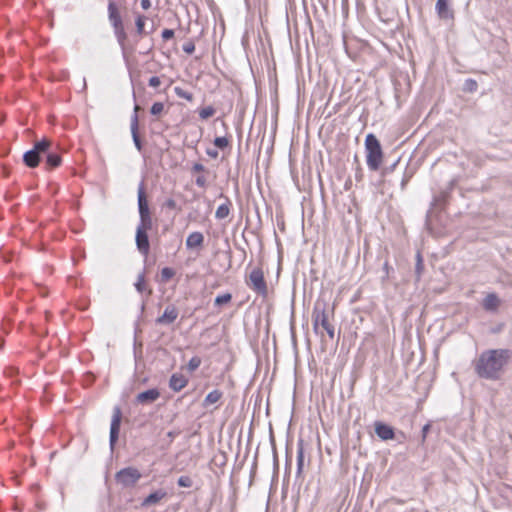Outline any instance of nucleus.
<instances>
[{
  "label": "nucleus",
  "instance_id": "nucleus-1",
  "mask_svg": "<svg viewBox=\"0 0 512 512\" xmlns=\"http://www.w3.org/2000/svg\"><path fill=\"white\" fill-rule=\"evenodd\" d=\"M510 358L511 352L508 349L485 350L474 361L475 373L482 379L498 380Z\"/></svg>",
  "mask_w": 512,
  "mask_h": 512
},
{
  "label": "nucleus",
  "instance_id": "nucleus-2",
  "mask_svg": "<svg viewBox=\"0 0 512 512\" xmlns=\"http://www.w3.org/2000/svg\"><path fill=\"white\" fill-rule=\"evenodd\" d=\"M107 12L108 20L113 28L114 36L121 48L123 58L126 59L127 53H132L135 50V45L127 44V33L124 29L122 17L116 3L113 0L108 2Z\"/></svg>",
  "mask_w": 512,
  "mask_h": 512
},
{
  "label": "nucleus",
  "instance_id": "nucleus-3",
  "mask_svg": "<svg viewBox=\"0 0 512 512\" xmlns=\"http://www.w3.org/2000/svg\"><path fill=\"white\" fill-rule=\"evenodd\" d=\"M366 163L371 171H377L381 165L383 151L377 137L369 133L365 138Z\"/></svg>",
  "mask_w": 512,
  "mask_h": 512
},
{
  "label": "nucleus",
  "instance_id": "nucleus-4",
  "mask_svg": "<svg viewBox=\"0 0 512 512\" xmlns=\"http://www.w3.org/2000/svg\"><path fill=\"white\" fill-rule=\"evenodd\" d=\"M49 148H52V142L43 138L40 141H37L33 148L26 151L23 155V162L29 168H35L39 165L42 155L49 151Z\"/></svg>",
  "mask_w": 512,
  "mask_h": 512
},
{
  "label": "nucleus",
  "instance_id": "nucleus-5",
  "mask_svg": "<svg viewBox=\"0 0 512 512\" xmlns=\"http://www.w3.org/2000/svg\"><path fill=\"white\" fill-rule=\"evenodd\" d=\"M331 316H333V309L329 311L324 301H317L312 311L313 331L319 334L320 326L323 329L329 328L332 325L329 321Z\"/></svg>",
  "mask_w": 512,
  "mask_h": 512
},
{
  "label": "nucleus",
  "instance_id": "nucleus-6",
  "mask_svg": "<svg viewBox=\"0 0 512 512\" xmlns=\"http://www.w3.org/2000/svg\"><path fill=\"white\" fill-rule=\"evenodd\" d=\"M142 474L135 467H125L115 474V481L122 488H132L141 479Z\"/></svg>",
  "mask_w": 512,
  "mask_h": 512
},
{
  "label": "nucleus",
  "instance_id": "nucleus-7",
  "mask_svg": "<svg viewBox=\"0 0 512 512\" xmlns=\"http://www.w3.org/2000/svg\"><path fill=\"white\" fill-rule=\"evenodd\" d=\"M247 285L258 295L266 297L268 294V288L264 279V273L261 268H254L247 281Z\"/></svg>",
  "mask_w": 512,
  "mask_h": 512
},
{
  "label": "nucleus",
  "instance_id": "nucleus-8",
  "mask_svg": "<svg viewBox=\"0 0 512 512\" xmlns=\"http://www.w3.org/2000/svg\"><path fill=\"white\" fill-rule=\"evenodd\" d=\"M138 211L140 218L139 224L152 225V218L145 194V184L143 180L140 182L138 186Z\"/></svg>",
  "mask_w": 512,
  "mask_h": 512
},
{
  "label": "nucleus",
  "instance_id": "nucleus-9",
  "mask_svg": "<svg viewBox=\"0 0 512 512\" xmlns=\"http://www.w3.org/2000/svg\"><path fill=\"white\" fill-rule=\"evenodd\" d=\"M151 228L152 225L138 224L136 229V246L139 252L144 256H147L149 253L150 243L147 232L151 230Z\"/></svg>",
  "mask_w": 512,
  "mask_h": 512
},
{
  "label": "nucleus",
  "instance_id": "nucleus-10",
  "mask_svg": "<svg viewBox=\"0 0 512 512\" xmlns=\"http://www.w3.org/2000/svg\"><path fill=\"white\" fill-rule=\"evenodd\" d=\"M122 412L119 406H115L113 408V415L110 424V436H109V445L110 449L113 451L115 445L117 443L120 426H121Z\"/></svg>",
  "mask_w": 512,
  "mask_h": 512
},
{
  "label": "nucleus",
  "instance_id": "nucleus-11",
  "mask_svg": "<svg viewBox=\"0 0 512 512\" xmlns=\"http://www.w3.org/2000/svg\"><path fill=\"white\" fill-rule=\"evenodd\" d=\"M178 309L174 305H168L164 313L156 318L155 322L159 325H169L172 324L178 317Z\"/></svg>",
  "mask_w": 512,
  "mask_h": 512
},
{
  "label": "nucleus",
  "instance_id": "nucleus-12",
  "mask_svg": "<svg viewBox=\"0 0 512 512\" xmlns=\"http://www.w3.org/2000/svg\"><path fill=\"white\" fill-rule=\"evenodd\" d=\"M138 106H135V112L131 117V123H130V129H131V135L134 142V145L136 149L141 152L143 149V145L141 142V139L139 137L138 129H139V121H138V115H137Z\"/></svg>",
  "mask_w": 512,
  "mask_h": 512
},
{
  "label": "nucleus",
  "instance_id": "nucleus-13",
  "mask_svg": "<svg viewBox=\"0 0 512 512\" xmlns=\"http://www.w3.org/2000/svg\"><path fill=\"white\" fill-rule=\"evenodd\" d=\"M167 492L164 489H158L152 493H150L147 497H145L141 502L142 508H147L153 505H157L166 498Z\"/></svg>",
  "mask_w": 512,
  "mask_h": 512
},
{
  "label": "nucleus",
  "instance_id": "nucleus-14",
  "mask_svg": "<svg viewBox=\"0 0 512 512\" xmlns=\"http://www.w3.org/2000/svg\"><path fill=\"white\" fill-rule=\"evenodd\" d=\"M160 397V392L157 388L148 389L139 393L136 396V402L138 404H151Z\"/></svg>",
  "mask_w": 512,
  "mask_h": 512
},
{
  "label": "nucleus",
  "instance_id": "nucleus-15",
  "mask_svg": "<svg viewBox=\"0 0 512 512\" xmlns=\"http://www.w3.org/2000/svg\"><path fill=\"white\" fill-rule=\"evenodd\" d=\"M219 198L224 199V202L216 209L215 218L217 220H223L229 216L232 208V202L223 193L219 195Z\"/></svg>",
  "mask_w": 512,
  "mask_h": 512
},
{
  "label": "nucleus",
  "instance_id": "nucleus-16",
  "mask_svg": "<svg viewBox=\"0 0 512 512\" xmlns=\"http://www.w3.org/2000/svg\"><path fill=\"white\" fill-rule=\"evenodd\" d=\"M188 378L181 373H173L169 379V388L174 392H179L188 384Z\"/></svg>",
  "mask_w": 512,
  "mask_h": 512
},
{
  "label": "nucleus",
  "instance_id": "nucleus-17",
  "mask_svg": "<svg viewBox=\"0 0 512 512\" xmlns=\"http://www.w3.org/2000/svg\"><path fill=\"white\" fill-rule=\"evenodd\" d=\"M375 433L382 440H390L395 436L393 428L382 422L375 423Z\"/></svg>",
  "mask_w": 512,
  "mask_h": 512
},
{
  "label": "nucleus",
  "instance_id": "nucleus-18",
  "mask_svg": "<svg viewBox=\"0 0 512 512\" xmlns=\"http://www.w3.org/2000/svg\"><path fill=\"white\" fill-rule=\"evenodd\" d=\"M499 305H500V300L495 293L487 294L482 302L483 308L488 312L497 311Z\"/></svg>",
  "mask_w": 512,
  "mask_h": 512
},
{
  "label": "nucleus",
  "instance_id": "nucleus-19",
  "mask_svg": "<svg viewBox=\"0 0 512 512\" xmlns=\"http://www.w3.org/2000/svg\"><path fill=\"white\" fill-rule=\"evenodd\" d=\"M435 8L441 19L453 18V12L450 10L447 0H437Z\"/></svg>",
  "mask_w": 512,
  "mask_h": 512
},
{
  "label": "nucleus",
  "instance_id": "nucleus-20",
  "mask_svg": "<svg viewBox=\"0 0 512 512\" xmlns=\"http://www.w3.org/2000/svg\"><path fill=\"white\" fill-rule=\"evenodd\" d=\"M204 242V236L201 232L195 231L186 238V247L188 249L201 247Z\"/></svg>",
  "mask_w": 512,
  "mask_h": 512
},
{
  "label": "nucleus",
  "instance_id": "nucleus-21",
  "mask_svg": "<svg viewBox=\"0 0 512 512\" xmlns=\"http://www.w3.org/2000/svg\"><path fill=\"white\" fill-rule=\"evenodd\" d=\"M304 467V441L299 439L297 442V476H300Z\"/></svg>",
  "mask_w": 512,
  "mask_h": 512
},
{
  "label": "nucleus",
  "instance_id": "nucleus-22",
  "mask_svg": "<svg viewBox=\"0 0 512 512\" xmlns=\"http://www.w3.org/2000/svg\"><path fill=\"white\" fill-rule=\"evenodd\" d=\"M44 155H46V164L49 168H56L61 165V156L58 153L52 151L51 148H49V151L44 153Z\"/></svg>",
  "mask_w": 512,
  "mask_h": 512
},
{
  "label": "nucleus",
  "instance_id": "nucleus-23",
  "mask_svg": "<svg viewBox=\"0 0 512 512\" xmlns=\"http://www.w3.org/2000/svg\"><path fill=\"white\" fill-rule=\"evenodd\" d=\"M222 396L223 393L220 390H212L206 395L205 399L203 400V407L207 408L210 405L217 403L222 398Z\"/></svg>",
  "mask_w": 512,
  "mask_h": 512
},
{
  "label": "nucleus",
  "instance_id": "nucleus-24",
  "mask_svg": "<svg viewBox=\"0 0 512 512\" xmlns=\"http://www.w3.org/2000/svg\"><path fill=\"white\" fill-rule=\"evenodd\" d=\"M147 17L142 14H137L135 18V26H136V34L141 37L146 34L145 31V21Z\"/></svg>",
  "mask_w": 512,
  "mask_h": 512
},
{
  "label": "nucleus",
  "instance_id": "nucleus-25",
  "mask_svg": "<svg viewBox=\"0 0 512 512\" xmlns=\"http://www.w3.org/2000/svg\"><path fill=\"white\" fill-rule=\"evenodd\" d=\"M424 270V263L421 253L418 251L416 254L415 274L416 280L419 281Z\"/></svg>",
  "mask_w": 512,
  "mask_h": 512
},
{
  "label": "nucleus",
  "instance_id": "nucleus-26",
  "mask_svg": "<svg viewBox=\"0 0 512 512\" xmlns=\"http://www.w3.org/2000/svg\"><path fill=\"white\" fill-rule=\"evenodd\" d=\"M215 114V109L212 106H206L198 110V115L202 120H206Z\"/></svg>",
  "mask_w": 512,
  "mask_h": 512
},
{
  "label": "nucleus",
  "instance_id": "nucleus-27",
  "mask_svg": "<svg viewBox=\"0 0 512 512\" xmlns=\"http://www.w3.org/2000/svg\"><path fill=\"white\" fill-rule=\"evenodd\" d=\"M200 365H201V358H200V357H198V356H193V357L189 360V362H188V364H187V370H188L190 373H192V372L196 371V370L199 368V366H200Z\"/></svg>",
  "mask_w": 512,
  "mask_h": 512
},
{
  "label": "nucleus",
  "instance_id": "nucleus-28",
  "mask_svg": "<svg viewBox=\"0 0 512 512\" xmlns=\"http://www.w3.org/2000/svg\"><path fill=\"white\" fill-rule=\"evenodd\" d=\"M174 92L175 94L179 97V98H182V99H185L187 101H192L193 100V95L192 93L182 89L181 87H175L174 88Z\"/></svg>",
  "mask_w": 512,
  "mask_h": 512
},
{
  "label": "nucleus",
  "instance_id": "nucleus-29",
  "mask_svg": "<svg viewBox=\"0 0 512 512\" xmlns=\"http://www.w3.org/2000/svg\"><path fill=\"white\" fill-rule=\"evenodd\" d=\"M231 299H232V295L230 293H224V294L218 295L215 298L214 304L216 306H221L223 304L229 303L231 301Z\"/></svg>",
  "mask_w": 512,
  "mask_h": 512
},
{
  "label": "nucleus",
  "instance_id": "nucleus-30",
  "mask_svg": "<svg viewBox=\"0 0 512 512\" xmlns=\"http://www.w3.org/2000/svg\"><path fill=\"white\" fill-rule=\"evenodd\" d=\"M213 143L219 149H225L229 146V140L227 137L224 136L216 137Z\"/></svg>",
  "mask_w": 512,
  "mask_h": 512
},
{
  "label": "nucleus",
  "instance_id": "nucleus-31",
  "mask_svg": "<svg viewBox=\"0 0 512 512\" xmlns=\"http://www.w3.org/2000/svg\"><path fill=\"white\" fill-rule=\"evenodd\" d=\"M177 484L180 487L190 488L193 485V481L189 476H180L177 480Z\"/></svg>",
  "mask_w": 512,
  "mask_h": 512
},
{
  "label": "nucleus",
  "instance_id": "nucleus-32",
  "mask_svg": "<svg viewBox=\"0 0 512 512\" xmlns=\"http://www.w3.org/2000/svg\"><path fill=\"white\" fill-rule=\"evenodd\" d=\"M175 275V271L172 268L164 267L161 270V278L163 281H169Z\"/></svg>",
  "mask_w": 512,
  "mask_h": 512
},
{
  "label": "nucleus",
  "instance_id": "nucleus-33",
  "mask_svg": "<svg viewBox=\"0 0 512 512\" xmlns=\"http://www.w3.org/2000/svg\"><path fill=\"white\" fill-rule=\"evenodd\" d=\"M163 110H164V104L162 102H155L151 106L150 113L152 115H159L163 112Z\"/></svg>",
  "mask_w": 512,
  "mask_h": 512
},
{
  "label": "nucleus",
  "instance_id": "nucleus-34",
  "mask_svg": "<svg viewBox=\"0 0 512 512\" xmlns=\"http://www.w3.org/2000/svg\"><path fill=\"white\" fill-rule=\"evenodd\" d=\"M144 283H145L144 274L141 273V274L138 275L137 281L134 284V286H135V288H136V290L138 292H140V293L143 292V290H144Z\"/></svg>",
  "mask_w": 512,
  "mask_h": 512
},
{
  "label": "nucleus",
  "instance_id": "nucleus-35",
  "mask_svg": "<svg viewBox=\"0 0 512 512\" xmlns=\"http://www.w3.org/2000/svg\"><path fill=\"white\" fill-rule=\"evenodd\" d=\"M478 85H477V82L473 79H467L465 81V90L466 91H469V92H474L476 91Z\"/></svg>",
  "mask_w": 512,
  "mask_h": 512
},
{
  "label": "nucleus",
  "instance_id": "nucleus-36",
  "mask_svg": "<svg viewBox=\"0 0 512 512\" xmlns=\"http://www.w3.org/2000/svg\"><path fill=\"white\" fill-rule=\"evenodd\" d=\"M182 49L187 54H192L195 51V45L192 41L183 44Z\"/></svg>",
  "mask_w": 512,
  "mask_h": 512
},
{
  "label": "nucleus",
  "instance_id": "nucleus-37",
  "mask_svg": "<svg viewBox=\"0 0 512 512\" xmlns=\"http://www.w3.org/2000/svg\"><path fill=\"white\" fill-rule=\"evenodd\" d=\"M195 184L200 188H205L207 186V180L204 175H199L195 179Z\"/></svg>",
  "mask_w": 512,
  "mask_h": 512
},
{
  "label": "nucleus",
  "instance_id": "nucleus-38",
  "mask_svg": "<svg viewBox=\"0 0 512 512\" xmlns=\"http://www.w3.org/2000/svg\"><path fill=\"white\" fill-rule=\"evenodd\" d=\"M163 40L167 41L174 37V30L172 29H164L161 34Z\"/></svg>",
  "mask_w": 512,
  "mask_h": 512
},
{
  "label": "nucleus",
  "instance_id": "nucleus-39",
  "mask_svg": "<svg viewBox=\"0 0 512 512\" xmlns=\"http://www.w3.org/2000/svg\"><path fill=\"white\" fill-rule=\"evenodd\" d=\"M164 207L168 208V209H171V210H174L177 208V204H176V201L172 198H168L165 202H164Z\"/></svg>",
  "mask_w": 512,
  "mask_h": 512
},
{
  "label": "nucleus",
  "instance_id": "nucleus-40",
  "mask_svg": "<svg viewBox=\"0 0 512 512\" xmlns=\"http://www.w3.org/2000/svg\"><path fill=\"white\" fill-rule=\"evenodd\" d=\"M161 84L160 78L158 76H153L149 79V86L158 87Z\"/></svg>",
  "mask_w": 512,
  "mask_h": 512
},
{
  "label": "nucleus",
  "instance_id": "nucleus-41",
  "mask_svg": "<svg viewBox=\"0 0 512 512\" xmlns=\"http://www.w3.org/2000/svg\"><path fill=\"white\" fill-rule=\"evenodd\" d=\"M192 171L193 172H204L205 171V167L201 163H194L193 166H192Z\"/></svg>",
  "mask_w": 512,
  "mask_h": 512
},
{
  "label": "nucleus",
  "instance_id": "nucleus-42",
  "mask_svg": "<svg viewBox=\"0 0 512 512\" xmlns=\"http://www.w3.org/2000/svg\"><path fill=\"white\" fill-rule=\"evenodd\" d=\"M326 333L328 334L330 339H334L335 337V327L331 325L329 328L324 329Z\"/></svg>",
  "mask_w": 512,
  "mask_h": 512
},
{
  "label": "nucleus",
  "instance_id": "nucleus-43",
  "mask_svg": "<svg viewBox=\"0 0 512 512\" xmlns=\"http://www.w3.org/2000/svg\"><path fill=\"white\" fill-rule=\"evenodd\" d=\"M142 9L148 10L151 7V1L150 0H141L140 2Z\"/></svg>",
  "mask_w": 512,
  "mask_h": 512
},
{
  "label": "nucleus",
  "instance_id": "nucleus-44",
  "mask_svg": "<svg viewBox=\"0 0 512 512\" xmlns=\"http://www.w3.org/2000/svg\"><path fill=\"white\" fill-rule=\"evenodd\" d=\"M206 153L211 158H217L218 157V151L217 150L207 149Z\"/></svg>",
  "mask_w": 512,
  "mask_h": 512
},
{
  "label": "nucleus",
  "instance_id": "nucleus-45",
  "mask_svg": "<svg viewBox=\"0 0 512 512\" xmlns=\"http://www.w3.org/2000/svg\"><path fill=\"white\" fill-rule=\"evenodd\" d=\"M410 178H411V175H406V174L404 175V177H403V179H402V181H401V187H402V189H404V188H405V186H406V184L408 183V181L410 180Z\"/></svg>",
  "mask_w": 512,
  "mask_h": 512
},
{
  "label": "nucleus",
  "instance_id": "nucleus-46",
  "mask_svg": "<svg viewBox=\"0 0 512 512\" xmlns=\"http://www.w3.org/2000/svg\"><path fill=\"white\" fill-rule=\"evenodd\" d=\"M383 269L386 273V277H388L390 270H393V268L389 265L387 261L384 263Z\"/></svg>",
  "mask_w": 512,
  "mask_h": 512
},
{
  "label": "nucleus",
  "instance_id": "nucleus-47",
  "mask_svg": "<svg viewBox=\"0 0 512 512\" xmlns=\"http://www.w3.org/2000/svg\"><path fill=\"white\" fill-rule=\"evenodd\" d=\"M429 429H430V425L429 424H426V425L423 426V428H422V438H423V440L426 438V435H427Z\"/></svg>",
  "mask_w": 512,
  "mask_h": 512
},
{
  "label": "nucleus",
  "instance_id": "nucleus-48",
  "mask_svg": "<svg viewBox=\"0 0 512 512\" xmlns=\"http://www.w3.org/2000/svg\"><path fill=\"white\" fill-rule=\"evenodd\" d=\"M355 178L357 181H361L363 178V172L361 168H358L355 174Z\"/></svg>",
  "mask_w": 512,
  "mask_h": 512
},
{
  "label": "nucleus",
  "instance_id": "nucleus-49",
  "mask_svg": "<svg viewBox=\"0 0 512 512\" xmlns=\"http://www.w3.org/2000/svg\"><path fill=\"white\" fill-rule=\"evenodd\" d=\"M83 89H86V79L83 78Z\"/></svg>",
  "mask_w": 512,
  "mask_h": 512
},
{
  "label": "nucleus",
  "instance_id": "nucleus-50",
  "mask_svg": "<svg viewBox=\"0 0 512 512\" xmlns=\"http://www.w3.org/2000/svg\"><path fill=\"white\" fill-rule=\"evenodd\" d=\"M144 309H145V303L143 302V303L141 304V312H143V311H144Z\"/></svg>",
  "mask_w": 512,
  "mask_h": 512
},
{
  "label": "nucleus",
  "instance_id": "nucleus-51",
  "mask_svg": "<svg viewBox=\"0 0 512 512\" xmlns=\"http://www.w3.org/2000/svg\"><path fill=\"white\" fill-rule=\"evenodd\" d=\"M398 161H396L392 166H390V169H393L397 165Z\"/></svg>",
  "mask_w": 512,
  "mask_h": 512
}]
</instances>
